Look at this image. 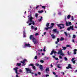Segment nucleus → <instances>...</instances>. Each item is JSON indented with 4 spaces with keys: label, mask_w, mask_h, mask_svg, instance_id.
I'll return each mask as SVG.
<instances>
[{
    "label": "nucleus",
    "mask_w": 77,
    "mask_h": 77,
    "mask_svg": "<svg viewBox=\"0 0 77 77\" xmlns=\"http://www.w3.org/2000/svg\"><path fill=\"white\" fill-rule=\"evenodd\" d=\"M32 19H33V17H30L29 18V20L28 22H27V23H29V22H30V23H29V26L31 25V24H32L33 25H35V22L33 21L32 20Z\"/></svg>",
    "instance_id": "f257e3e1"
},
{
    "label": "nucleus",
    "mask_w": 77,
    "mask_h": 77,
    "mask_svg": "<svg viewBox=\"0 0 77 77\" xmlns=\"http://www.w3.org/2000/svg\"><path fill=\"white\" fill-rule=\"evenodd\" d=\"M25 69L26 70V71L27 74H28V73H31L32 74H34L33 72H31L32 70L29 68H26Z\"/></svg>",
    "instance_id": "f03ea898"
},
{
    "label": "nucleus",
    "mask_w": 77,
    "mask_h": 77,
    "mask_svg": "<svg viewBox=\"0 0 77 77\" xmlns=\"http://www.w3.org/2000/svg\"><path fill=\"white\" fill-rule=\"evenodd\" d=\"M57 26L60 27V29H63V28H64V25L62 24H57Z\"/></svg>",
    "instance_id": "7ed1b4c3"
},
{
    "label": "nucleus",
    "mask_w": 77,
    "mask_h": 77,
    "mask_svg": "<svg viewBox=\"0 0 77 77\" xmlns=\"http://www.w3.org/2000/svg\"><path fill=\"white\" fill-rule=\"evenodd\" d=\"M24 45L23 46V48H26V47H31V46L30 45V44H27L25 42L24 44Z\"/></svg>",
    "instance_id": "20e7f679"
},
{
    "label": "nucleus",
    "mask_w": 77,
    "mask_h": 77,
    "mask_svg": "<svg viewBox=\"0 0 77 77\" xmlns=\"http://www.w3.org/2000/svg\"><path fill=\"white\" fill-rule=\"evenodd\" d=\"M27 61V60H26V59H24V60H23V61H21V63H23L22 66H24L25 65H26V63H25V62Z\"/></svg>",
    "instance_id": "39448f33"
},
{
    "label": "nucleus",
    "mask_w": 77,
    "mask_h": 77,
    "mask_svg": "<svg viewBox=\"0 0 77 77\" xmlns=\"http://www.w3.org/2000/svg\"><path fill=\"white\" fill-rule=\"evenodd\" d=\"M66 26H71V22H66Z\"/></svg>",
    "instance_id": "423d86ee"
},
{
    "label": "nucleus",
    "mask_w": 77,
    "mask_h": 77,
    "mask_svg": "<svg viewBox=\"0 0 77 77\" xmlns=\"http://www.w3.org/2000/svg\"><path fill=\"white\" fill-rule=\"evenodd\" d=\"M57 54H60V55H62V56H64V54L62 53V50H60L58 51Z\"/></svg>",
    "instance_id": "0eeeda50"
},
{
    "label": "nucleus",
    "mask_w": 77,
    "mask_h": 77,
    "mask_svg": "<svg viewBox=\"0 0 77 77\" xmlns=\"http://www.w3.org/2000/svg\"><path fill=\"white\" fill-rule=\"evenodd\" d=\"M33 42H34V44H36L38 43V41L36 40V39L35 38L32 40Z\"/></svg>",
    "instance_id": "6e6552de"
},
{
    "label": "nucleus",
    "mask_w": 77,
    "mask_h": 77,
    "mask_svg": "<svg viewBox=\"0 0 77 77\" xmlns=\"http://www.w3.org/2000/svg\"><path fill=\"white\" fill-rule=\"evenodd\" d=\"M18 69V68L17 67H16L15 68H14L13 69L15 71V72L16 74H18V71H17V69Z\"/></svg>",
    "instance_id": "1a4fd4ad"
},
{
    "label": "nucleus",
    "mask_w": 77,
    "mask_h": 77,
    "mask_svg": "<svg viewBox=\"0 0 77 77\" xmlns=\"http://www.w3.org/2000/svg\"><path fill=\"white\" fill-rule=\"evenodd\" d=\"M49 71L50 69H49V67H46L45 72H46V73H48V72H49Z\"/></svg>",
    "instance_id": "9d476101"
},
{
    "label": "nucleus",
    "mask_w": 77,
    "mask_h": 77,
    "mask_svg": "<svg viewBox=\"0 0 77 77\" xmlns=\"http://www.w3.org/2000/svg\"><path fill=\"white\" fill-rule=\"evenodd\" d=\"M53 53H54V54H56L57 53V52H56V51H54V50H53L52 51H51L50 54V55H52V54H53Z\"/></svg>",
    "instance_id": "9b49d317"
},
{
    "label": "nucleus",
    "mask_w": 77,
    "mask_h": 77,
    "mask_svg": "<svg viewBox=\"0 0 77 77\" xmlns=\"http://www.w3.org/2000/svg\"><path fill=\"white\" fill-rule=\"evenodd\" d=\"M66 69H69L70 68L71 69H72V67H71V64H69L68 65V67H66Z\"/></svg>",
    "instance_id": "f8f14e48"
},
{
    "label": "nucleus",
    "mask_w": 77,
    "mask_h": 77,
    "mask_svg": "<svg viewBox=\"0 0 77 77\" xmlns=\"http://www.w3.org/2000/svg\"><path fill=\"white\" fill-rule=\"evenodd\" d=\"M39 68H40V69L41 71H42L43 69V67L41 65H40Z\"/></svg>",
    "instance_id": "ddd939ff"
},
{
    "label": "nucleus",
    "mask_w": 77,
    "mask_h": 77,
    "mask_svg": "<svg viewBox=\"0 0 77 77\" xmlns=\"http://www.w3.org/2000/svg\"><path fill=\"white\" fill-rule=\"evenodd\" d=\"M30 39H32L33 41V39H35V38H34L33 35H31L30 37Z\"/></svg>",
    "instance_id": "4468645a"
},
{
    "label": "nucleus",
    "mask_w": 77,
    "mask_h": 77,
    "mask_svg": "<svg viewBox=\"0 0 77 77\" xmlns=\"http://www.w3.org/2000/svg\"><path fill=\"white\" fill-rule=\"evenodd\" d=\"M73 54H77V49H75L73 50Z\"/></svg>",
    "instance_id": "2eb2a0df"
},
{
    "label": "nucleus",
    "mask_w": 77,
    "mask_h": 77,
    "mask_svg": "<svg viewBox=\"0 0 77 77\" xmlns=\"http://www.w3.org/2000/svg\"><path fill=\"white\" fill-rule=\"evenodd\" d=\"M52 38L53 39H55V38H56V36L55 35H54V34H52L51 35Z\"/></svg>",
    "instance_id": "dca6fc26"
},
{
    "label": "nucleus",
    "mask_w": 77,
    "mask_h": 77,
    "mask_svg": "<svg viewBox=\"0 0 77 77\" xmlns=\"http://www.w3.org/2000/svg\"><path fill=\"white\" fill-rule=\"evenodd\" d=\"M23 38H25V37H26V32L25 31H23Z\"/></svg>",
    "instance_id": "f3484780"
},
{
    "label": "nucleus",
    "mask_w": 77,
    "mask_h": 77,
    "mask_svg": "<svg viewBox=\"0 0 77 77\" xmlns=\"http://www.w3.org/2000/svg\"><path fill=\"white\" fill-rule=\"evenodd\" d=\"M64 33L65 35V36H66V37L68 36V33H67V32H64Z\"/></svg>",
    "instance_id": "a211bd4d"
},
{
    "label": "nucleus",
    "mask_w": 77,
    "mask_h": 77,
    "mask_svg": "<svg viewBox=\"0 0 77 77\" xmlns=\"http://www.w3.org/2000/svg\"><path fill=\"white\" fill-rule=\"evenodd\" d=\"M57 42H56L55 44H57V42H59V38H57Z\"/></svg>",
    "instance_id": "6ab92c4d"
},
{
    "label": "nucleus",
    "mask_w": 77,
    "mask_h": 77,
    "mask_svg": "<svg viewBox=\"0 0 77 77\" xmlns=\"http://www.w3.org/2000/svg\"><path fill=\"white\" fill-rule=\"evenodd\" d=\"M62 48H63V50H65L66 49V47L63 46L62 47Z\"/></svg>",
    "instance_id": "aec40b11"
},
{
    "label": "nucleus",
    "mask_w": 77,
    "mask_h": 77,
    "mask_svg": "<svg viewBox=\"0 0 77 77\" xmlns=\"http://www.w3.org/2000/svg\"><path fill=\"white\" fill-rule=\"evenodd\" d=\"M49 24H50V23H47L46 25V27H48Z\"/></svg>",
    "instance_id": "412c9836"
},
{
    "label": "nucleus",
    "mask_w": 77,
    "mask_h": 77,
    "mask_svg": "<svg viewBox=\"0 0 77 77\" xmlns=\"http://www.w3.org/2000/svg\"><path fill=\"white\" fill-rule=\"evenodd\" d=\"M74 27V25H72V26H70V27L71 28L72 30H74V29L73 28V27Z\"/></svg>",
    "instance_id": "4be33fe9"
},
{
    "label": "nucleus",
    "mask_w": 77,
    "mask_h": 77,
    "mask_svg": "<svg viewBox=\"0 0 77 77\" xmlns=\"http://www.w3.org/2000/svg\"><path fill=\"white\" fill-rule=\"evenodd\" d=\"M38 14L37 13H36L35 14V17L36 18H37L38 17Z\"/></svg>",
    "instance_id": "5701e85b"
},
{
    "label": "nucleus",
    "mask_w": 77,
    "mask_h": 77,
    "mask_svg": "<svg viewBox=\"0 0 77 77\" xmlns=\"http://www.w3.org/2000/svg\"><path fill=\"white\" fill-rule=\"evenodd\" d=\"M49 29L48 27H45V28L44 30H48Z\"/></svg>",
    "instance_id": "b1692460"
},
{
    "label": "nucleus",
    "mask_w": 77,
    "mask_h": 77,
    "mask_svg": "<svg viewBox=\"0 0 77 77\" xmlns=\"http://www.w3.org/2000/svg\"><path fill=\"white\" fill-rule=\"evenodd\" d=\"M67 29L68 31H69L70 29H71V28H70V27L67 28Z\"/></svg>",
    "instance_id": "393cba45"
},
{
    "label": "nucleus",
    "mask_w": 77,
    "mask_h": 77,
    "mask_svg": "<svg viewBox=\"0 0 77 77\" xmlns=\"http://www.w3.org/2000/svg\"><path fill=\"white\" fill-rule=\"evenodd\" d=\"M53 32H56L57 31V29H53Z\"/></svg>",
    "instance_id": "a878e982"
},
{
    "label": "nucleus",
    "mask_w": 77,
    "mask_h": 77,
    "mask_svg": "<svg viewBox=\"0 0 77 77\" xmlns=\"http://www.w3.org/2000/svg\"><path fill=\"white\" fill-rule=\"evenodd\" d=\"M21 65V63H17V66H20Z\"/></svg>",
    "instance_id": "bb28decb"
},
{
    "label": "nucleus",
    "mask_w": 77,
    "mask_h": 77,
    "mask_svg": "<svg viewBox=\"0 0 77 77\" xmlns=\"http://www.w3.org/2000/svg\"><path fill=\"white\" fill-rule=\"evenodd\" d=\"M71 17V15L69 14L67 16L68 19H69L70 18V17Z\"/></svg>",
    "instance_id": "cd10ccee"
},
{
    "label": "nucleus",
    "mask_w": 77,
    "mask_h": 77,
    "mask_svg": "<svg viewBox=\"0 0 77 77\" xmlns=\"http://www.w3.org/2000/svg\"><path fill=\"white\" fill-rule=\"evenodd\" d=\"M34 65L33 64H30L29 65V66H34Z\"/></svg>",
    "instance_id": "c85d7f7f"
},
{
    "label": "nucleus",
    "mask_w": 77,
    "mask_h": 77,
    "mask_svg": "<svg viewBox=\"0 0 77 77\" xmlns=\"http://www.w3.org/2000/svg\"><path fill=\"white\" fill-rule=\"evenodd\" d=\"M48 27L49 29H52V28L53 27V26H51L50 27Z\"/></svg>",
    "instance_id": "c756f323"
},
{
    "label": "nucleus",
    "mask_w": 77,
    "mask_h": 77,
    "mask_svg": "<svg viewBox=\"0 0 77 77\" xmlns=\"http://www.w3.org/2000/svg\"><path fill=\"white\" fill-rule=\"evenodd\" d=\"M41 19H40L39 20V21H42V17H41Z\"/></svg>",
    "instance_id": "7c9ffc66"
},
{
    "label": "nucleus",
    "mask_w": 77,
    "mask_h": 77,
    "mask_svg": "<svg viewBox=\"0 0 77 77\" xmlns=\"http://www.w3.org/2000/svg\"><path fill=\"white\" fill-rule=\"evenodd\" d=\"M64 60H65L66 61L68 60V59H67V58H66V57H64Z\"/></svg>",
    "instance_id": "2f4dec72"
},
{
    "label": "nucleus",
    "mask_w": 77,
    "mask_h": 77,
    "mask_svg": "<svg viewBox=\"0 0 77 77\" xmlns=\"http://www.w3.org/2000/svg\"><path fill=\"white\" fill-rule=\"evenodd\" d=\"M35 65L37 66H39L40 65L38 63H36L35 64Z\"/></svg>",
    "instance_id": "473e14b6"
},
{
    "label": "nucleus",
    "mask_w": 77,
    "mask_h": 77,
    "mask_svg": "<svg viewBox=\"0 0 77 77\" xmlns=\"http://www.w3.org/2000/svg\"><path fill=\"white\" fill-rule=\"evenodd\" d=\"M38 13H39L40 14L41 13H42V12H43V10H42L40 11H38Z\"/></svg>",
    "instance_id": "72a5a7b5"
},
{
    "label": "nucleus",
    "mask_w": 77,
    "mask_h": 77,
    "mask_svg": "<svg viewBox=\"0 0 77 77\" xmlns=\"http://www.w3.org/2000/svg\"><path fill=\"white\" fill-rule=\"evenodd\" d=\"M64 38L62 37L61 38V39H60V41H62L64 40Z\"/></svg>",
    "instance_id": "f704fd0d"
},
{
    "label": "nucleus",
    "mask_w": 77,
    "mask_h": 77,
    "mask_svg": "<svg viewBox=\"0 0 77 77\" xmlns=\"http://www.w3.org/2000/svg\"><path fill=\"white\" fill-rule=\"evenodd\" d=\"M32 68L34 70H36V67L35 66H33Z\"/></svg>",
    "instance_id": "c9c22d12"
},
{
    "label": "nucleus",
    "mask_w": 77,
    "mask_h": 77,
    "mask_svg": "<svg viewBox=\"0 0 77 77\" xmlns=\"http://www.w3.org/2000/svg\"><path fill=\"white\" fill-rule=\"evenodd\" d=\"M40 62H41V63H43L44 62V61L43 60H40Z\"/></svg>",
    "instance_id": "e433bc0d"
},
{
    "label": "nucleus",
    "mask_w": 77,
    "mask_h": 77,
    "mask_svg": "<svg viewBox=\"0 0 77 77\" xmlns=\"http://www.w3.org/2000/svg\"><path fill=\"white\" fill-rule=\"evenodd\" d=\"M19 71L20 72H23V70H21V69H20Z\"/></svg>",
    "instance_id": "4c0bfd02"
},
{
    "label": "nucleus",
    "mask_w": 77,
    "mask_h": 77,
    "mask_svg": "<svg viewBox=\"0 0 77 77\" xmlns=\"http://www.w3.org/2000/svg\"><path fill=\"white\" fill-rule=\"evenodd\" d=\"M58 15H62V13L61 12H58Z\"/></svg>",
    "instance_id": "58836bf2"
},
{
    "label": "nucleus",
    "mask_w": 77,
    "mask_h": 77,
    "mask_svg": "<svg viewBox=\"0 0 77 77\" xmlns=\"http://www.w3.org/2000/svg\"><path fill=\"white\" fill-rule=\"evenodd\" d=\"M34 27H33V26H31V29H34Z\"/></svg>",
    "instance_id": "ea45409f"
},
{
    "label": "nucleus",
    "mask_w": 77,
    "mask_h": 77,
    "mask_svg": "<svg viewBox=\"0 0 77 77\" xmlns=\"http://www.w3.org/2000/svg\"><path fill=\"white\" fill-rule=\"evenodd\" d=\"M43 51H45V47H44V48Z\"/></svg>",
    "instance_id": "a19ab883"
},
{
    "label": "nucleus",
    "mask_w": 77,
    "mask_h": 77,
    "mask_svg": "<svg viewBox=\"0 0 77 77\" xmlns=\"http://www.w3.org/2000/svg\"><path fill=\"white\" fill-rule=\"evenodd\" d=\"M45 6H42V8L43 9H45Z\"/></svg>",
    "instance_id": "79ce46f5"
},
{
    "label": "nucleus",
    "mask_w": 77,
    "mask_h": 77,
    "mask_svg": "<svg viewBox=\"0 0 77 77\" xmlns=\"http://www.w3.org/2000/svg\"><path fill=\"white\" fill-rule=\"evenodd\" d=\"M75 35H73V38H75Z\"/></svg>",
    "instance_id": "37998d69"
},
{
    "label": "nucleus",
    "mask_w": 77,
    "mask_h": 77,
    "mask_svg": "<svg viewBox=\"0 0 77 77\" xmlns=\"http://www.w3.org/2000/svg\"><path fill=\"white\" fill-rule=\"evenodd\" d=\"M37 56H35L34 58L35 59H37Z\"/></svg>",
    "instance_id": "c03bdc74"
},
{
    "label": "nucleus",
    "mask_w": 77,
    "mask_h": 77,
    "mask_svg": "<svg viewBox=\"0 0 77 77\" xmlns=\"http://www.w3.org/2000/svg\"><path fill=\"white\" fill-rule=\"evenodd\" d=\"M75 59V58H73L71 59V61H73Z\"/></svg>",
    "instance_id": "a18cd8bd"
},
{
    "label": "nucleus",
    "mask_w": 77,
    "mask_h": 77,
    "mask_svg": "<svg viewBox=\"0 0 77 77\" xmlns=\"http://www.w3.org/2000/svg\"><path fill=\"white\" fill-rule=\"evenodd\" d=\"M71 20H74V17H73V16H72V17H71Z\"/></svg>",
    "instance_id": "49530a36"
},
{
    "label": "nucleus",
    "mask_w": 77,
    "mask_h": 77,
    "mask_svg": "<svg viewBox=\"0 0 77 77\" xmlns=\"http://www.w3.org/2000/svg\"><path fill=\"white\" fill-rule=\"evenodd\" d=\"M72 62L73 63H75V60H74V61H73Z\"/></svg>",
    "instance_id": "de8ad7c7"
},
{
    "label": "nucleus",
    "mask_w": 77,
    "mask_h": 77,
    "mask_svg": "<svg viewBox=\"0 0 77 77\" xmlns=\"http://www.w3.org/2000/svg\"><path fill=\"white\" fill-rule=\"evenodd\" d=\"M66 47H70V45H66Z\"/></svg>",
    "instance_id": "09e8293b"
},
{
    "label": "nucleus",
    "mask_w": 77,
    "mask_h": 77,
    "mask_svg": "<svg viewBox=\"0 0 77 77\" xmlns=\"http://www.w3.org/2000/svg\"><path fill=\"white\" fill-rule=\"evenodd\" d=\"M39 35V34H38V33H36L35 34V36H37V35Z\"/></svg>",
    "instance_id": "8fccbe9b"
},
{
    "label": "nucleus",
    "mask_w": 77,
    "mask_h": 77,
    "mask_svg": "<svg viewBox=\"0 0 77 77\" xmlns=\"http://www.w3.org/2000/svg\"><path fill=\"white\" fill-rule=\"evenodd\" d=\"M53 74H54V75H56V73L54 72H53Z\"/></svg>",
    "instance_id": "3c124183"
},
{
    "label": "nucleus",
    "mask_w": 77,
    "mask_h": 77,
    "mask_svg": "<svg viewBox=\"0 0 77 77\" xmlns=\"http://www.w3.org/2000/svg\"><path fill=\"white\" fill-rule=\"evenodd\" d=\"M59 57L60 59H62V56H61L60 55L59 56Z\"/></svg>",
    "instance_id": "603ef678"
},
{
    "label": "nucleus",
    "mask_w": 77,
    "mask_h": 77,
    "mask_svg": "<svg viewBox=\"0 0 77 77\" xmlns=\"http://www.w3.org/2000/svg\"><path fill=\"white\" fill-rule=\"evenodd\" d=\"M67 53L69 55V54H69V51H68V52H67Z\"/></svg>",
    "instance_id": "864d4df0"
},
{
    "label": "nucleus",
    "mask_w": 77,
    "mask_h": 77,
    "mask_svg": "<svg viewBox=\"0 0 77 77\" xmlns=\"http://www.w3.org/2000/svg\"><path fill=\"white\" fill-rule=\"evenodd\" d=\"M45 76L47 77H49V75H46Z\"/></svg>",
    "instance_id": "5fc2aeb1"
},
{
    "label": "nucleus",
    "mask_w": 77,
    "mask_h": 77,
    "mask_svg": "<svg viewBox=\"0 0 77 77\" xmlns=\"http://www.w3.org/2000/svg\"><path fill=\"white\" fill-rule=\"evenodd\" d=\"M72 42H75V41H74V39H72Z\"/></svg>",
    "instance_id": "6e6d98bb"
},
{
    "label": "nucleus",
    "mask_w": 77,
    "mask_h": 77,
    "mask_svg": "<svg viewBox=\"0 0 77 77\" xmlns=\"http://www.w3.org/2000/svg\"><path fill=\"white\" fill-rule=\"evenodd\" d=\"M55 60H59V59H58V58L57 57H55Z\"/></svg>",
    "instance_id": "4d7b16f0"
},
{
    "label": "nucleus",
    "mask_w": 77,
    "mask_h": 77,
    "mask_svg": "<svg viewBox=\"0 0 77 77\" xmlns=\"http://www.w3.org/2000/svg\"><path fill=\"white\" fill-rule=\"evenodd\" d=\"M16 77H20L18 76V74H17L16 75Z\"/></svg>",
    "instance_id": "13d9d810"
},
{
    "label": "nucleus",
    "mask_w": 77,
    "mask_h": 77,
    "mask_svg": "<svg viewBox=\"0 0 77 77\" xmlns=\"http://www.w3.org/2000/svg\"><path fill=\"white\" fill-rule=\"evenodd\" d=\"M51 26H54V23H51Z\"/></svg>",
    "instance_id": "bf43d9fd"
},
{
    "label": "nucleus",
    "mask_w": 77,
    "mask_h": 77,
    "mask_svg": "<svg viewBox=\"0 0 77 77\" xmlns=\"http://www.w3.org/2000/svg\"><path fill=\"white\" fill-rule=\"evenodd\" d=\"M38 75H40L41 74V72H38Z\"/></svg>",
    "instance_id": "052dcab7"
},
{
    "label": "nucleus",
    "mask_w": 77,
    "mask_h": 77,
    "mask_svg": "<svg viewBox=\"0 0 77 77\" xmlns=\"http://www.w3.org/2000/svg\"><path fill=\"white\" fill-rule=\"evenodd\" d=\"M37 29H38V28H37V27L35 28V29L34 30H37Z\"/></svg>",
    "instance_id": "680f3d73"
},
{
    "label": "nucleus",
    "mask_w": 77,
    "mask_h": 77,
    "mask_svg": "<svg viewBox=\"0 0 77 77\" xmlns=\"http://www.w3.org/2000/svg\"><path fill=\"white\" fill-rule=\"evenodd\" d=\"M52 57L53 58H54V59H55V58H56V57H55V56H52Z\"/></svg>",
    "instance_id": "e2e57ef3"
},
{
    "label": "nucleus",
    "mask_w": 77,
    "mask_h": 77,
    "mask_svg": "<svg viewBox=\"0 0 77 77\" xmlns=\"http://www.w3.org/2000/svg\"><path fill=\"white\" fill-rule=\"evenodd\" d=\"M38 7H39V5H38V6H36V9H38Z\"/></svg>",
    "instance_id": "0e129e2a"
},
{
    "label": "nucleus",
    "mask_w": 77,
    "mask_h": 77,
    "mask_svg": "<svg viewBox=\"0 0 77 77\" xmlns=\"http://www.w3.org/2000/svg\"><path fill=\"white\" fill-rule=\"evenodd\" d=\"M42 56H44V54H44V53H42Z\"/></svg>",
    "instance_id": "69168bd1"
},
{
    "label": "nucleus",
    "mask_w": 77,
    "mask_h": 77,
    "mask_svg": "<svg viewBox=\"0 0 77 77\" xmlns=\"http://www.w3.org/2000/svg\"><path fill=\"white\" fill-rule=\"evenodd\" d=\"M75 28H76V29H77V26H75Z\"/></svg>",
    "instance_id": "338daca9"
},
{
    "label": "nucleus",
    "mask_w": 77,
    "mask_h": 77,
    "mask_svg": "<svg viewBox=\"0 0 77 77\" xmlns=\"http://www.w3.org/2000/svg\"><path fill=\"white\" fill-rule=\"evenodd\" d=\"M51 67H53V65L51 64Z\"/></svg>",
    "instance_id": "774afa93"
}]
</instances>
